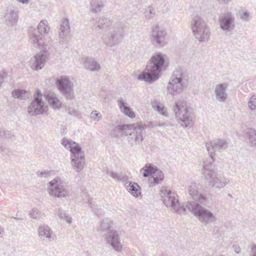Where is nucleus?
<instances>
[{"label":"nucleus","instance_id":"f257e3e1","mask_svg":"<svg viewBox=\"0 0 256 256\" xmlns=\"http://www.w3.org/2000/svg\"><path fill=\"white\" fill-rule=\"evenodd\" d=\"M95 29L105 30L104 42L108 46L112 47L119 44L124 36L125 24L118 21L112 24L111 20L104 16L96 18Z\"/></svg>","mask_w":256,"mask_h":256},{"label":"nucleus","instance_id":"f03ea898","mask_svg":"<svg viewBox=\"0 0 256 256\" xmlns=\"http://www.w3.org/2000/svg\"><path fill=\"white\" fill-rule=\"evenodd\" d=\"M166 55L160 52L154 54L149 60L144 72L138 76V80L152 84L160 77L164 67Z\"/></svg>","mask_w":256,"mask_h":256},{"label":"nucleus","instance_id":"7ed1b4c3","mask_svg":"<svg viewBox=\"0 0 256 256\" xmlns=\"http://www.w3.org/2000/svg\"><path fill=\"white\" fill-rule=\"evenodd\" d=\"M62 144L66 149L70 152V163L74 170L76 172L82 170L85 164V158L80 146L66 138L62 139Z\"/></svg>","mask_w":256,"mask_h":256},{"label":"nucleus","instance_id":"20e7f679","mask_svg":"<svg viewBox=\"0 0 256 256\" xmlns=\"http://www.w3.org/2000/svg\"><path fill=\"white\" fill-rule=\"evenodd\" d=\"M212 162L207 161L204 162L202 174L206 179L210 180L209 186L220 190L228 184L230 180L224 175L218 174L212 167Z\"/></svg>","mask_w":256,"mask_h":256},{"label":"nucleus","instance_id":"39448f33","mask_svg":"<svg viewBox=\"0 0 256 256\" xmlns=\"http://www.w3.org/2000/svg\"><path fill=\"white\" fill-rule=\"evenodd\" d=\"M160 195L164 204L172 211L178 214L186 212V208L180 206L176 192L172 191L166 186H162Z\"/></svg>","mask_w":256,"mask_h":256},{"label":"nucleus","instance_id":"423d86ee","mask_svg":"<svg viewBox=\"0 0 256 256\" xmlns=\"http://www.w3.org/2000/svg\"><path fill=\"white\" fill-rule=\"evenodd\" d=\"M178 122L184 128L192 126L194 124L192 114L189 111L186 102L179 100L176 101L173 108Z\"/></svg>","mask_w":256,"mask_h":256},{"label":"nucleus","instance_id":"0eeeda50","mask_svg":"<svg viewBox=\"0 0 256 256\" xmlns=\"http://www.w3.org/2000/svg\"><path fill=\"white\" fill-rule=\"evenodd\" d=\"M186 208L202 223L206 224L214 222L217 218L214 214L195 202H188L186 204Z\"/></svg>","mask_w":256,"mask_h":256},{"label":"nucleus","instance_id":"6e6552de","mask_svg":"<svg viewBox=\"0 0 256 256\" xmlns=\"http://www.w3.org/2000/svg\"><path fill=\"white\" fill-rule=\"evenodd\" d=\"M190 28L195 38L200 42H205L208 40L210 28L202 18L198 16H194L190 22Z\"/></svg>","mask_w":256,"mask_h":256},{"label":"nucleus","instance_id":"1a4fd4ad","mask_svg":"<svg viewBox=\"0 0 256 256\" xmlns=\"http://www.w3.org/2000/svg\"><path fill=\"white\" fill-rule=\"evenodd\" d=\"M50 28L46 20H42L38 24L37 28L30 27L28 29L29 42L36 48H38L44 42L42 38L44 34H47Z\"/></svg>","mask_w":256,"mask_h":256},{"label":"nucleus","instance_id":"9d476101","mask_svg":"<svg viewBox=\"0 0 256 256\" xmlns=\"http://www.w3.org/2000/svg\"><path fill=\"white\" fill-rule=\"evenodd\" d=\"M124 136L131 146L139 145L142 143L144 136V128L138 124H126Z\"/></svg>","mask_w":256,"mask_h":256},{"label":"nucleus","instance_id":"9b49d317","mask_svg":"<svg viewBox=\"0 0 256 256\" xmlns=\"http://www.w3.org/2000/svg\"><path fill=\"white\" fill-rule=\"evenodd\" d=\"M48 194L51 196L59 198H66L69 194L68 186L66 183L60 177L50 181L48 184Z\"/></svg>","mask_w":256,"mask_h":256},{"label":"nucleus","instance_id":"f8f14e48","mask_svg":"<svg viewBox=\"0 0 256 256\" xmlns=\"http://www.w3.org/2000/svg\"><path fill=\"white\" fill-rule=\"evenodd\" d=\"M152 44L156 48H162L167 44L168 32L166 28L158 24L153 25L150 35Z\"/></svg>","mask_w":256,"mask_h":256},{"label":"nucleus","instance_id":"ddd939ff","mask_svg":"<svg viewBox=\"0 0 256 256\" xmlns=\"http://www.w3.org/2000/svg\"><path fill=\"white\" fill-rule=\"evenodd\" d=\"M42 95L40 90H38L34 95V100L28 108L30 114L35 116L46 112L48 106L42 100Z\"/></svg>","mask_w":256,"mask_h":256},{"label":"nucleus","instance_id":"4468645a","mask_svg":"<svg viewBox=\"0 0 256 256\" xmlns=\"http://www.w3.org/2000/svg\"><path fill=\"white\" fill-rule=\"evenodd\" d=\"M102 237L106 244L112 250L118 252L122 250L123 245L121 242L120 234L118 231L110 230L106 233L102 234Z\"/></svg>","mask_w":256,"mask_h":256},{"label":"nucleus","instance_id":"2eb2a0df","mask_svg":"<svg viewBox=\"0 0 256 256\" xmlns=\"http://www.w3.org/2000/svg\"><path fill=\"white\" fill-rule=\"evenodd\" d=\"M46 46V45L42 44V50L31 58L30 65L34 70H38L44 67L50 54Z\"/></svg>","mask_w":256,"mask_h":256},{"label":"nucleus","instance_id":"dca6fc26","mask_svg":"<svg viewBox=\"0 0 256 256\" xmlns=\"http://www.w3.org/2000/svg\"><path fill=\"white\" fill-rule=\"evenodd\" d=\"M61 94L68 100L74 97V84L66 76H61L56 82Z\"/></svg>","mask_w":256,"mask_h":256},{"label":"nucleus","instance_id":"f3484780","mask_svg":"<svg viewBox=\"0 0 256 256\" xmlns=\"http://www.w3.org/2000/svg\"><path fill=\"white\" fill-rule=\"evenodd\" d=\"M218 20L220 29L225 32H231L235 28V17L231 12L228 11L222 14Z\"/></svg>","mask_w":256,"mask_h":256},{"label":"nucleus","instance_id":"a211bd4d","mask_svg":"<svg viewBox=\"0 0 256 256\" xmlns=\"http://www.w3.org/2000/svg\"><path fill=\"white\" fill-rule=\"evenodd\" d=\"M228 146V142L223 139H216L208 142L206 144V150L212 162L215 152L226 150Z\"/></svg>","mask_w":256,"mask_h":256},{"label":"nucleus","instance_id":"6ab92c4d","mask_svg":"<svg viewBox=\"0 0 256 256\" xmlns=\"http://www.w3.org/2000/svg\"><path fill=\"white\" fill-rule=\"evenodd\" d=\"M188 192L190 196L194 199L201 204H205L207 198L202 194L199 191V186L196 182H192L188 186Z\"/></svg>","mask_w":256,"mask_h":256},{"label":"nucleus","instance_id":"aec40b11","mask_svg":"<svg viewBox=\"0 0 256 256\" xmlns=\"http://www.w3.org/2000/svg\"><path fill=\"white\" fill-rule=\"evenodd\" d=\"M228 84L226 83L219 84L216 86L214 94L216 100L220 102H224L228 100L227 90Z\"/></svg>","mask_w":256,"mask_h":256},{"label":"nucleus","instance_id":"412c9836","mask_svg":"<svg viewBox=\"0 0 256 256\" xmlns=\"http://www.w3.org/2000/svg\"><path fill=\"white\" fill-rule=\"evenodd\" d=\"M184 84L182 82L170 80L166 86L167 94L172 96H176L182 92Z\"/></svg>","mask_w":256,"mask_h":256},{"label":"nucleus","instance_id":"4be33fe9","mask_svg":"<svg viewBox=\"0 0 256 256\" xmlns=\"http://www.w3.org/2000/svg\"><path fill=\"white\" fill-rule=\"evenodd\" d=\"M39 238L42 240H54V236L52 229L47 225L40 224L38 228Z\"/></svg>","mask_w":256,"mask_h":256},{"label":"nucleus","instance_id":"5701e85b","mask_svg":"<svg viewBox=\"0 0 256 256\" xmlns=\"http://www.w3.org/2000/svg\"><path fill=\"white\" fill-rule=\"evenodd\" d=\"M18 12L14 7L8 8L4 14L6 22L11 26L16 24L18 22Z\"/></svg>","mask_w":256,"mask_h":256},{"label":"nucleus","instance_id":"b1692460","mask_svg":"<svg viewBox=\"0 0 256 256\" xmlns=\"http://www.w3.org/2000/svg\"><path fill=\"white\" fill-rule=\"evenodd\" d=\"M124 185L126 190L135 198H138L141 195V188L137 183L128 180Z\"/></svg>","mask_w":256,"mask_h":256},{"label":"nucleus","instance_id":"393cba45","mask_svg":"<svg viewBox=\"0 0 256 256\" xmlns=\"http://www.w3.org/2000/svg\"><path fill=\"white\" fill-rule=\"evenodd\" d=\"M244 138L250 146H256V130L252 128H246L244 132Z\"/></svg>","mask_w":256,"mask_h":256},{"label":"nucleus","instance_id":"a878e982","mask_svg":"<svg viewBox=\"0 0 256 256\" xmlns=\"http://www.w3.org/2000/svg\"><path fill=\"white\" fill-rule=\"evenodd\" d=\"M118 103L120 111L126 116L130 118H134L135 117L134 112L122 98L119 99Z\"/></svg>","mask_w":256,"mask_h":256},{"label":"nucleus","instance_id":"bb28decb","mask_svg":"<svg viewBox=\"0 0 256 256\" xmlns=\"http://www.w3.org/2000/svg\"><path fill=\"white\" fill-rule=\"evenodd\" d=\"M158 170L156 166L150 164H147L140 169V172L142 174L143 176L146 178L156 174Z\"/></svg>","mask_w":256,"mask_h":256},{"label":"nucleus","instance_id":"cd10ccee","mask_svg":"<svg viewBox=\"0 0 256 256\" xmlns=\"http://www.w3.org/2000/svg\"><path fill=\"white\" fill-rule=\"evenodd\" d=\"M46 98L54 109L59 110L61 108L62 102L56 95L53 94H48Z\"/></svg>","mask_w":256,"mask_h":256},{"label":"nucleus","instance_id":"c85d7f7f","mask_svg":"<svg viewBox=\"0 0 256 256\" xmlns=\"http://www.w3.org/2000/svg\"><path fill=\"white\" fill-rule=\"evenodd\" d=\"M106 174L111 176L115 180L121 182L124 184L129 179L126 174L122 172L118 173L112 170H108Z\"/></svg>","mask_w":256,"mask_h":256},{"label":"nucleus","instance_id":"c756f323","mask_svg":"<svg viewBox=\"0 0 256 256\" xmlns=\"http://www.w3.org/2000/svg\"><path fill=\"white\" fill-rule=\"evenodd\" d=\"M86 68L92 72H98L100 69V66L98 62L94 59L87 58L84 62Z\"/></svg>","mask_w":256,"mask_h":256},{"label":"nucleus","instance_id":"7c9ffc66","mask_svg":"<svg viewBox=\"0 0 256 256\" xmlns=\"http://www.w3.org/2000/svg\"><path fill=\"white\" fill-rule=\"evenodd\" d=\"M12 95L14 98L26 100L28 98V92L26 90L14 89L12 92Z\"/></svg>","mask_w":256,"mask_h":256},{"label":"nucleus","instance_id":"2f4dec72","mask_svg":"<svg viewBox=\"0 0 256 256\" xmlns=\"http://www.w3.org/2000/svg\"><path fill=\"white\" fill-rule=\"evenodd\" d=\"M184 70L182 68H176L174 71L170 80H174V81L182 82V80L184 78Z\"/></svg>","mask_w":256,"mask_h":256},{"label":"nucleus","instance_id":"473e14b6","mask_svg":"<svg viewBox=\"0 0 256 256\" xmlns=\"http://www.w3.org/2000/svg\"><path fill=\"white\" fill-rule=\"evenodd\" d=\"M59 32L70 34V24L68 18H62L60 22Z\"/></svg>","mask_w":256,"mask_h":256},{"label":"nucleus","instance_id":"72a5a7b5","mask_svg":"<svg viewBox=\"0 0 256 256\" xmlns=\"http://www.w3.org/2000/svg\"><path fill=\"white\" fill-rule=\"evenodd\" d=\"M126 124H118L115 126L114 128L111 130L110 134L112 137L114 138H118L119 137V133L124 132V133L126 132Z\"/></svg>","mask_w":256,"mask_h":256},{"label":"nucleus","instance_id":"f704fd0d","mask_svg":"<svg viewBox=\"0 0 256 256\" xmlns=\"http://www.w3.org/2000/svg\"><path fill=\"white\" fill-rule=\"evenodd\" d=\"M154 176H153L154 182H150V186H154L158 184L164 180V174L161 170H159L156 174H154Z\"/></svg>","mask_w":256,"mask_h":256},{"label":"nucleus","instance_id":"c9c22d12","mask_svg":"<svg viewBox=\"0 0 256 256\" xmlns=\"http://www.w3.org/2000/svg\"><path fill=\"white\" fill-rule=\"evenodd\" d=\"M30 218L33 219L40 220L44 216V213L39 210L34 208L29 212Z\"/></svg>","mask_w":256,"mask_h":256},{"label":"nucleus","instance_id":"e433bc0d","mask_svg":"<svg viewBox=\"0 0 256 256\" xmlns=\"http://www.w3.org/2000/svg\"><path fill=\"white\" fill-rule=\"evenodd\" d=\"M110 230H114V229L110 228V223L107 220H102L100 222L98 230L100 232L106 233L108 231Z\"/></svg>","mask_w":256,"mask_h":256},{"label":"nucleus","instance_id":"4c0bfd02","mask_svg":"<svg viewBox=\"0 0 256 256\" xmlns=\"http://www.w3.org/2000/svg\"><path fill=\"white\" fill-rule=\"evenodd\" d=\"M92 12L96 13L103 7L104 5L101 2H93L90 4Z\"/></svg>","mask_w":256,"mask_h":256},{"label":"nucleus","instance_id":"58836bf2","mask_svg":"<svg viewBox=\"0 0 256 256\" xmlns=\"http://www.w3.org/2000/svg\"><path fill=\"white\" fill-rule=\"evenodd\" d=\"M70 34L59 32L58 34V42L60 44L64 45L68 44V36Z\"/></svg>","mask_w":256,"mask_h":256},{"label":"nucleus","instance_id":"ea45409f","mask_svg":"<svg viewBox=\"0 0 256 256\" xmlns=\"http://www.w3.org/2000/svg\"><path fill=\"white\" fill-rule=\"evenodd\" d=\"M156 110L160 114L163 116H168V113L165 110L164 106L160 102L156 104Z\"/></svg>","mask_w":256,"mask_h":256},{"label":"nucleus","instance_id":"a19ab883","mask_svg":"<svg viewBox=\"0 0 256 256\" xmlns=\"http://www.w3.org/2000/svg\"><path fill=\"white\" fill-rule=\"evenodd\" d=\"M249 108L252 110H256V95H252L248 102Z\"/></svg>","mask_w":256,"mask_h":256},{"label":"nucleus","instance_id":"79ce46f5","mask_svg":"<svg viewBox=\"0 0 256 256\" xmlns=\"http://www.w3.org/2000/svg\"><path fill=\"white\" fill-rule=\"evenodd\" d=\"M90 118L94 121L98 122L102 118L101 114L96 110H92L90 115Z\"/></svg>","mask_w":256,"mask_h":256},{"label":"nucleus","instance_id":"37998d69","mask_svg":"<svg viewBox=\"0 0 256 256\" xmlns=\"http://www.w3.org/2000/svg\"><path fill=\"white\" fill-rule=\"evenodd\" d=\"M144 14L146 19L148 20L152 19L154 15L152 8V6H148L144 12Z\"/></svg>","mask_w":256,"mask_h":256},{"label":"nucleus","instance_id":"c03bdc74","mask_svg":"<svg viewBox=\"0 0 256 256\" xmlns=\"http://www.w3.org/2000/svg\"><path fill=\"white\" fill-rule=\"evenodd\" d=\"M250 17V13L248 11H242V13L240 15V19L248 22L249 21V18Z\"/></svg>","mask_w":256,"mask_h":256},{"label":"nucleus","instance_id":"a18cd8bd","mask_svg":"<svg viewBox=\"0 0 256 256\" xmlns=\"http://www.w3.org/2000/svg\"><path fill=\"white\" fill-rule=\"evenodd\" d=\"M58 216L60 218L65 220L68 223H71L72 218L70 217H69L68 216L66 213H64L62 211L60 210L58 212Z\"/></svg>","mask_w":256,"mask_h":256},{"label":"nucleus","instance_id":"49530a36","mask_svg":"<svg viewBox=\"0 0 256 256\" xmlns=\"http://www.w3.org/2000/svg\"><path fill=\"white\" fill-rule=\"evenodd\" d=\"M14 136V134H11L10 132L0 130V138L2 139L12 138Z\"/></svg>","mask_w":256,"mask_h":256},{"label":"nucleus","instance_id":"de8ad7c7","mask_svg":"<svg viewBox=\"0 0 256 256\" xmlns=\"http://www.w3.org/2000/svg\"><path fill=\"white\" fill-rule=\"evenodd\" d=\"M66 111L68 114L72 116H74L78 118L80 117V116L78 111L72 108H68L66 109Z\"/></svg>","mask_w":256,"mask_h":256},{"label":"nucleus","instance_id":"09e8293b","mask_svg":"<svg viewBox=\"0 0 256 256\" xmlns=\"http://www.w3.org/2000/svg\"><path fill=\"white\" fill-rule=\"evenodd\" d=\"M90 206L94 208V212L96 215L98 216H102L104 214V211L101 208H97L94 207V206L92 204L91 202H90Z\"/></svg>","mask_w":256,"mask_h":256},{"label":"nucleus","instance_id":"8fccbe9b","mask_svg":"<svg viewBox=\"0 0 256 256\" xmlns=\"http://www.w3.org/2000/svg\"><path fill=\"white\" fill-rule=\"evenodd\" d=\"M250 256H256V244L252 246Z\"/></svg>","mask_w":256,"mask_h":256},{"label":"nucleus","instance_id":"3c124183","mask_svg":"<svg viewBox=\"0 0 256 256\" xmlns=\"http://www.w3.org/2000/svg\"><path fill=\"white\" fill-rule=\"evenodd\" d=\"M232 248H233V249H234V252H236L237 254L240 253V248L238 246L234 245Z\"/></svg>","mask_w":256,"mask_h":256},{"label":"nucleus","instance_id":"603ef678","mask_svg":"<svg viewBox=\"0 0 256 256\" xmlns=\"http://www.w3.org/2000/svg\"><path fill=\"white\" fill-rule=\"evenodd\" d=\"M38 175L40 177H46L48 174V172H37Z\"/></svg>","mask_w":256,"mask_h":256},{"label":"nucleus","instance_id":"864d4df0","mask_svg":"<svg viewBox=\"0 0 256 256\" xmlns=\"http://www.w3.org/2000/svg\"><path fill=\"white\" fill-rule=\"evenodd\" d=\"M19 2L22 3L23 4H28L29 2V0H16Z\"/></svg>","mask_w":256,"mask_h":256},{"label":"nucleus","instance_id":"5fc2aeb1","mask_svg":"<svg viewBox=\"0 0 256 256\" xmlns=\"http://www.w3.org/2000/svg\"><path fill=\"white\" fill-rule=\"evenodd\" d=\"M220 1L224 2V4H228L230 0H219Z\"/></svg>","mask_w":256,"mask_h":256},{"label":"nucleus","instance_id":"6e6d98bb","mask_svg":"<svg viewBox=\"0 0 256 256\" xmlns=\"http://www.w3.org/2000/svg\"><path fill=\"white\" fill-rule=\"evenodd\" d=\"M14 218L16 219V220H22V218Z\"/></svg>","mask_w":256,"mask_h":256},{"label":"nucleus","instance_id":"4d7b16f0","mask_svg":"<svg viewBox=\"0 0 256 256\" xmlns=\"http://www.w3.org/2000/svg\"><path fill=\"white\" fill-rule=\"evenodd\" d=\"M94 19H92V20H90V22H92V24H94Z\"/></svg>","mask_w":256,"mask_h":256},{"label":"nucleus","instance_id":"13d9d810","mask_svg":"<svg viewBox=\"0 0 256 256\" xmlns=\"http://www.w3.org/2000/svg\"><path fill=\"white\" fill-rule=\"evenodd\" d=\"M228 196H232V195L230 194H229Z\"/></svg>","mask_w":256,"mask_h":256}]
</instances>
